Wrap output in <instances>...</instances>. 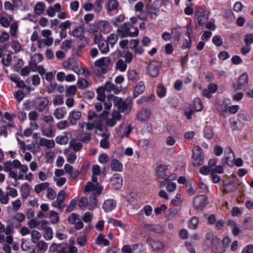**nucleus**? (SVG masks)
I'll return each instance as SVG.
<instances>
[{
  "label": "nucleus",
  "mask_w": 253,
  "mask_h": 253,
  "mask_svg": "<svg viewBox=\"0 0 253 253\" xmlns=\"http://www.w3.org/2000/svg\"><path fill=\"white\" fill-rule=\"evenodd\" d=\"M4 170L9 172V176L12 178L15 181L20 180H26L29 182L34 179V174L30 172L26 174L29 170L27 165H22L18 160L12 161H7L4 162Z\"/></svg>",
  "instance_id": "f257e3e1"
},
{
  "label": "nucleus",
  "mask_w": 253,
  "mask_h": 253,
  "mask_svg": "<svg viewBox=\"0 0 253 253\" xmlns=\"http://www.w3.org/2000/svg\"><path fill=\"white\" fill-rule=\"evenodd\" d=\"M98 126V123L95 121L91 122H80L78 123V130L80 132L79 135L80 141L87 143L91 139V131Z\"/></svg>",
  "instance_id": "f03ea898"
},
{
  "label": "nucleus",
  "mask_w": 253,
  "mask_h": 253,
  "mask_svg": "<svg viewBox=\"0 0 253 253\" xmlns=\"http://www.w3.org/2000/svg\"><path fill=\"white\" fill-rule=\"evenodd\" d=\"M117 33L121 38L135 37L138 35L139 30L137 27L133 28L132 25L128 22L120 26Z\"/></svg>",
  "instance_id": "7ed1b4c3"
},
{
  "label": "nucleus",
  "mask_w": 253,
  "mask_h": 253,
  "mask_svg": "<svg viewBox=\"0 0 253 253\" xmlns=\"http://www.w3.org/2000/svg\"><path fill=\"white\" fill-rule=\"evenodd\" d=\"M111 64V58L109 57H101L94 62V66L100 70L102 73H106Z\"/></svg>",
  "instance_id": "20e7f679"
},
{
  "label": "nucleus",
  "mask_w": 253,
  "mask_h": 253,
  "mask_svg": "<svg viewBox=\"0 0 253 253\" xmlns=\"http://www.w3.org/2000/svg\"><path fill=\"white\" fill-rule=\"evenodd\" d=\"M209 12L203 8H198L195 13V17L200 26H203L209 17Z\"/></svg>",
  "instance_id": "39448f33"
},
{
  "label": "nucleus",
  "mask_w": 253,
  "mask_h": 253,
  "mask_svg": "<svg viewBox=\"0 0 253 253\" xmlns=\"http://www.w3.org/2000/svg\"><path fill=\"white\" fill-rule=\"evenodd\" d=\"M102 190V188L98 183L94 184L92 182H88L84 189V193L87 195L92 193L93 195L100 194Z\"/></svg>",
  "instance_id": "423d86ee"
},
{
  "label": "nucleus",
  "mask_w": 253,
  "mask_h": 253,
  "mask_svg": "<svg viewBox=\"0 0 253 253\" xmlns=\"http://www.w3.org/2000/svg\"><path fill=\"white\" fill-rule=\"evenodd\" d=\"M192 158L194 160V166L201 165L203 164V156L202 149L199 146H195L193 149Z\"/></svg>",
  "instance_id": "0eeeda50"
},
{
  "label": "nucleus",
  "mask_w": 253,
  "mask_h": 253,
  "mask_svg": "<svg viewBox=\"0 0 253 253\" xmlns=\"http://www.w3.org/2000/svg\"><path fill=\"white\" fill-rule=\"evenodd\" d=\"M161 67L160 62L152 61L147 66V74L151 77H156L158 75Z\"/></svg>",
  "instance_id": "6e6552de"
},
{
  "label": "nucleus",
  "mask_w": 253,
  "mask_h": 253,
  "mask_svg": "<svg viewBox=\"0 0 253 253\" xmlns=\"http://www.w3.org/2000/svg\"><path fill=\"white\" fill-rule=\"evenodd\" d=\"M132 107V99L130 97H127L124 101H122L118 107L121 112L128 114L130 113Z\"/></svg>",
  "instance_id": "1a4fd4ad"
},
{
  "label": "nucleus",
  "mask_w": 253,
  "mask_h": 253,
  "mask_svg": "<svg viewBox=\"0 0 253 253\" xmlns=\"http://www.w3.org/2000/svg\"><path fill=\"white\" fill-rule=\"evenodd\" d=\"M123 181V178L121 174L115 173L111 179L110 185L112 188L119 189L122 187Z\"/></svg>",
  "instance_id": "9d476101"
},
{
  "label": "nucleus",
  "mask_w": 253,
  "mask_h": 253,
  "mask_svg": "<svg viewBox=\"0 0 253 253\" xmlns=\"http://www.w3.org/2000/svg\"><path fill=\"white\" fill-rule=\"evenodd\" d=\"M119 2L117 0H108L106 4V9L109 14L114 15L119 10Z\"/></svg>",
  "instance_id": "9b49d317"
},
{
  "label": "nucleus",
  "mask_w": 253,
  "mask_h": 253,
  "mask_svg": "<svg viewBox=\"0 0 253 253\" xmlns=\"http://www.w3.org/2000/svg\"><path fill=\"white\" fill-rule=\"evenodd\" d=\"M81 117L82 112L81 111L73 110L69 113L68 120L71 126H75Z\"/></svg>",
  "instance_id": "f8f14e48"
},
{
  "label": "nucleus",
  "mask_w": 253,
  "mask_h": 253,
  "mask_svg": "<svg viewBox=\"0 0 253 253\" xmlns=\"http://www.w3.org/2000/svg\"><path fill=\"white\" fill-rule=\"evenodd\" d=\"M48 103L49 100L46 98H38L35 103V108L39 112H42L45 109Z\"/></svg>",
  "instance_id": "ddd939ff"
},
{
  "label": "nucleus",
  "mask_w": 253,
  "mask_h": 253,
  "mask_svg": "<svg viewBox=\"0 0 253 253\" xmlns=\"http://www.w3.org/2000/svg\"><path fill=\"white\" fill-rule=\"evenodd\" d=\"M207 198L205 195H199L194 200V207L197 209H202L206 206L207 203Z\"/></svg>",
  "instance_id": "4468645a"
},
{
  "label": "nucleus",
  "mask_w": 253,
  "mask_h": 253,
  "mask_svg": "<svg viewBox=\"0 0 253 253\" xmlns=\"http://www.w3.org/2000/svg\"><path fill=\"white\" fill-rule=\"evenodd\" d=\"M151 115L150 109L147 108H143L138 112L136 118L138 121L144 122L147 121L149 119Z\"/></svg>",
  "instance_id": "2eb2a0df"
},
{
  "label": "nucleus",
  "mask_w": 253,
  "mask_h": 253,
  "mask_svg": "<svg viewBox=\"0 0 253 253\" xmlns=\"http://www.w3.org/2000/svg\"><path fill=\"white\" fill-rule=\"evenodd\" d=\"M96 27L99 32L107 33L111 30L110 22L107 20H101L96 23Z\"/></svg>",
  "instance_id": "dca6fc26"
},
{
  "label": "nucleus",
  "mask_w": 253,
  "mask_h": 253,
  "mask_svg": "<svg viewBox=\"0 0 253 253\" xmlns=\"http://www.w3.org/2000/svg\"><path fill=\"white\" fill-rule=\"evenodd\" d=\"M168 166L166 165L159 164L156 169V174L158 179H162L165 178L167 174Z\"/></svg>",
  "instance_id": "f3484780"
},
{
  "label": "nucleus",
  "mask_w": 253,
  "mask_h": 253,
  "mask_svg": "<svg viewBox=\"0 0 253 253\" xmlns=\"http://www.w3.org/2000/svg\"><path fill=\"white\" fill-rule=\"evenodd\" d=\"M41 132L43 136L47 137L53 138L55 136V131L51 125H42L41 128Z\"/></svg>",
  "instance_id": "a211bd4d"
},
{
  "label": "nucleus",
  "mask_w": 253,
  "mask_h": 253,
  "mask_svg": "<svg viewBox=\"0 0 253 253\" xmlns=\"http://www.w3.org/2000/svg\"><path fill=\"white\" fill-rule=\"evenodd\" d=\"M146 242L151 245L154 250H161L164 247L162 242L159 241L155 240L151 237H149L146 239Z\"/></svg>",
  "instance_id": "6ab92c4d"
},
{
  "label": "nucleus",
  "mask_w": 253,
  "mask_h": 253,
  "mask_svg": "<svg viewBox=\"0 0 253 253\" xmlns=\"http://www.w3.org/2000/svg\"><path fill=\"white\" fill-rule=\"evenodd\" d=\"M69 136L71 137V132L70 131H65L64 132L63 135L57 136L55 138V141L57 143L61 145L67 144L69 141Z\"/></svg>",
  "instance_id": "aec40b11"
},
{
  "label": "nucleus",
  "mask_w": 253,
  "mask_h": 253,
  "mask_svg": "<svg viewBox=\"0 0 253 253\" xmlns=\"http://www.w3.org/2000/svg\"><path fill=\"white\" fill-rule=\"evenodd\" d=\"M248 83V76L247 75L244 74L239 77L238 84L234 85V87L237 90L243 89V88L247 85Z\"/></svg>",
  "instance_id": "412c9836"
},
{
  "label": "nucleus",
  "mask_w": 253,
  "mask_h": 253,
  "mask_svg": "<svg viewBox=\"0 0 253 253\" xmlns=\"http://www.w3.org/2000/svg\"><path fill=\"white\" fill-rule=\"evenodd\" d=\"M39 144L41 146H44L46 149H50L55 146V142L53 139H47L45 138L42 137L39 140Z\"/></svg>",
  "instance_id": "4be33fe9"
},
{
  "label": "nucleus",
  "mask_w": 253,
  "mask_h": 253,
  "mask_svg": "<svg viewBox=\"0 0 253 253\" xmlns=\"http://www.w3.org/2000/svg\"><path fill=\"white\" fill-rule=\"evenodd\" d=\"M116 206V202L113 199H108L105 201L103 205V209L106 212H110L115 209Z\"/></svg>",
  "instance_id": "5701e85b"
},
{
  "label": "nucleus",
  "mask_w": 253,
  "mask_h": 253,
  "mask_svg": "<svg viewBox=\"0 0 253 253\" xmlns=\"http://www.w3.org/2000/svg\"><path fill=\"white\" fill-rule=\"evenodd\" d=\"M9 35L13 38H17L18 37L19 23L18 21H14L9 26Z\"/></svg>",
  "instance_id": "b1692460"
},
{
  "label": "nucleus",
  "mask_w": 253,
  "mask_h": 253,
  "mask_svg": "<svg viewBox=\"0 0 253 253\" xmlns=\"http://www.w3.org/2000/svg\"><path fill=\"white\" fill-rule=\"evenodd\" d=\"M105 90L109 92L113 91L114 93H118L122 89L121 86H116L109 82H106L104 86Z\"/></svg>",
  "instance_id": "393cba45"
},
{
  "label": "nucleus",
  "mask_w": 253,
  "mask_h": 253,
  "mask_svg": "<svg viewBox=\"0 0 253 253\" xmlns=\"http://www.w3.org/2000/svg\"><path fill=\"white\" fill-rule=\"evenodd\" d=\"M45 7V3L42 1L36 3L34 8L35 14L37 15L42 14L44 12Z\"/></svg>",
  "instance_id": "a878e982"
},
{
  "label": "nucleus",
  "mask_w": 253,
  "mask_h": 253,
  "mask_svg": "<svg viewBox=\"0 0 253 253\" xmlns=\"http://www.w3.org/2000/svg\"><path fill=\"white\" fill-rule=\"evenodd\" d=\"M145 89L144 83L141 81L136 85L133 92V98L137 97L139 95L142 94Z\"/></svg>",
  "instance_id": "bb28decb"
},
{
  "label": "nucleus",
  "mask_w": 253,
  "mask_h": 253,
  "mask_svg": "<svg viewBox=\"0 0 253 253\" xmlns=\"http://www.w3.org/2000/svg\"><path fill=\"white\" fill-rule=\"evenodd\" d=\"M66 114L67 111L64 107H58L53 112L54 116L58 120L63 119Z\"/></svg>",
  "instance_id": "cd10ccee"
},
{
  "label": "nucleus",
  "mask_w": 253,
  "mask_h": 253,
  "mask_svg": "<svg viewBox=\"0 0 253 253\" xmlns=\"http://www.w3.org/2000/svg\"><path fill=\"white\" fill-rule=\"evenodd\" d=\"M131 132V128L129 126H127L126 125L122 124L119 126L118 133L119 135H121L122 137L125 136L126 137L128 136Z\"/></svg>",
  "instance_id": "c85d7f7f"
},
{
  "label": "nucleus",
  "mask_w": 253,
  "mask_h": 253,
  "mask_svg": "<svg viewBox=\"0 0 253 253\" xmlns=\"http://www.w3.org/2000/svg\"><path fill=\"white\" fill-rule=\"evenodd\" d=\"M206 239L208 241L211 242L212 246H214L215 249L218 247L220 244V240L217 237H214L213 235L211 233H208L206 235Z\"/></svg>",
  "instance_id": "c756f323"
},
{
  "label": "nucleus",
  "mask_w": 253,
  "mask_h": 253,
  "mask_svg": "<svg viewBox=\"0 0 253 253\" xmlns=\"http://www.w3.org/2000/svg\"><path fill=\"white\" fill-rule=\"evenodd\" d=\"M84 29L82 26L78 27L73 30L69 34L77 38H82V37H85L84 34Z\"/></svg>",
  "instance_id": "7c9ffc66"
},
{
  "label": "nucleus",
  "mask_w": 253,
  "mask_h": 253,
  "mask_svg": "<svg viewBox=\"0 0 253 253\" xmlns=\"http://www.w3.org/2000/svg\"><path fill=\"white\" fill-rule=\"evenodd\" d=\"M170 2L169 0H156L153 4L154 9H158L162 6H164L166 9L168 8Z\"/></svg>",
  "instance_id": "2f4dec72"
},
{
  "label": "nucleus",
  "mask_w": 253,
  "mask_h": 253,
  "mask_svg": "<svg viewBox=\"0 0 253 253\" xmlns=\"http://www.w3.org/2000/svg\"><path fill=\"white\" fill-rule=\"evenodd\" d=\"M21 192V196L23 198H26L30 194L31 187L29 184L27 183H24L20 187Z\"/></svg>",
  "instance_id": "473e14b6"
},
{
  "label": "nucleus",
  "mask_w": 253,
  "mask_h": 253,
  "mask_svg": "<svg viewBox=\"0 0 253 253\" xmlns=\"http://www.w3.org/2000/svg\"><path fill=\"white\" fill-rule=\"evenodd\" d=\"M127 67L126 62L123 59H119L116 62L115 69L116 71L124 72L126 71Z\"/></svg>",
  "instance_id": "72a5a7b5"
},
{
  "label": "nucleus",
  "mask_w": 253,
  "mask_h": 253,
  "mask_svg": "<svg viewBox=\"0 0 253 253\" xmlns=\"http://www.w3.org/2000/svg\"><path fill=\"white\" fill-rule=\"evenodd\" d=\"M97 45L102 54H106L109 51L110 48L108 42L106 40L104 39Z\"/></svg>",
  "instance_id": "f704fd0d"
},
{
  "label": "nucleus",
  "mask_w": 253,
  "mask_h": 253,
  "mask_svg": "<svg viewBox=\"0 0 253 253\" xmlns=\"http://www.w3.org/2000/svg\"><path fill=\"white\" fill-rule=\"evenodd\" d=\"M111 168L112 170L115 171H122L123 166L122 163L118 160L114 159L111 163Z\"/></svg>",
  "instance_id": "c9c22d12"
},
{
  "label": "nucleus",
  "mask_w": 253,
  "mask_h": 253,
  "mask_svg": "<svg viewBox=\"0 0 253 253\" xmlns=\"http://www.w3.org/2000/svg\"><path fill=\"white\" fill-rule=\"evenodd\" d=\"M181 29L178 28H173L171 31V38L173 39L174 42L178 43L181 36Z\"/></svg>",
  "instance_id": "e433bc0d"
},
{
  "label": "nucleus",
  "mask_w": 253,
  "mask_h": 253,
  "mask_svg": "<svg viewBox=\"0 0 253 253\" xmlns=\"http://www.w3.org/2000/svg\"><path fill=\"white\" fill-rule=\"evenodd\" d=\"M95 244L99 246H107L109 245L110 242L102 234H99L95 240Z\"/></svg>",
  "instance_id": "4c0bfd02"
},
{
  "label": "nucleus",
  "mask_w": 253,
  "mask_h": 253,
  "mask_svg": "<svg viewBox=\"0 0 253 253\" xmlns=\"http://www.w3.org/2000/svg\"><path fill=\"white\" fill-rule=\"evenodd\" d=\"M49 183L47 182H42L40 184H36L34 186V191L37 194H39L42 191L47 189L49 187Z\"/></svg>",
  "instance_id": "58836bf2"
},
{
  "label": "nucleus",
  "mask_w": 253,
  "mask_h": 253,
  "mask_svg": "<svg viewBox=\"0 0 253 253\" xmlns=\"http://www.w3.org/2000/svg\"><path fill=\"white\" fill-rule=\"evenodd\" d=\"M224 159H225V163L229 165L230 162H232L233 159H234V155L230 148H226L225 151Z\"/></svg>",
  "instance_id": "ea45409f"
},
{
  "label": "nucleus",
  "mask_w": 253,
  "mask_h": 253,
  "mask_svg": "<svg viewBox=\"0 0 253 253\" xmlns=\"http://www.w3.org/2000/svg\"><path fill=\"white\" fill-rule=\"evenodd\" d=\"M98 123V126L97 127H94V129H95V132L97 135L102 136L103 137L109 138L110 134L108 132H107L106 130H104L101 127V123Z\"/></svg>",
  "instance_id": "a19ab883"
},
{
  "label": "nucleus",
  "mask_w": 253,
  "mask_h": 253,
  "mask_svg": "<svg viewBox=\"0 0 253 253\" xmlns=\"http://www.w3.org/2000/svg\"><path fill=\"white\" fill-rule=\"evenodd\" d=\"M104 105L105 110L103 111L101 115L102 117L105 118L109 114V110L112 107V103L110 99L107 98L106 101H104Z\"/></svg>",
  "instance_id": "79ce46f5"
},
{
  "label": "nucleus",
  "mask_w": 253,
  "mask_h": 253,
  "mask_svg": "<svg viewBox=\"0 0 253 253\" xmlns=\"http://www.w3.org/2000/svg\"><path fill=\"white\" fill-rule=\"evenodd\" d=\"M139 245L137 244H133L132 245H125L122 249L123 253H132L133 251L138 248Z\"/></svg>",
  "instance_id": "37998d69"
},
{
  "label": "nucleus",
  "mask_w": 253,
  "mask_h": 253,
  "mask_svg": "<svg viewBox=\"0 0 253 253\" xmlns=\"http://www.w3.org/2000/svg\"><path fill=\"white\" fill-rule=\"evenodd\" d=\"M105 89L104 86H99L97 89V99L98 100L104 101L105 100Z\"/></svg>",
  "instance_id": "c03bdc74"
},
{
  "label": "nucleus",
  "mask_w": 253,
  "mask_h": 253,
  "mask_svg": "<svg viewBox=\"0 0 253 253\" xmlns=\"http://www.w3.org/2000/svg\"><path fill=\"white\" fill-rule=\"evenodd\" d=\"M118 34L112 33L110 34L107 38V42L110 44V45L113 46L114 44H115L118 40Z\"/></svg>",
  "instance_id": "a18cd8bd"
},
{
  "label": "nucleus",
  "mask_w": 253,
  "mask_h": 253,
  "mask_svg": "<svg viewBox=\"0 0 253 253\" xmlns=\"http://www.w3.org/2000/svg\"><path fill=\"white\" fill-rule=\"evenodd\" d=\"M6 193L8 196H10L12 198H16L18 195L17 189L10 186H7L6 187Z\"/></svg>",
  "instance_id": "49530a36"
},
{
  "label": "nucleus",
  "mask_w": 253,
  "mask_h": 253,
  "mask_svg": "<svg viewBox=\"0 0 253 253\" xmlns=\"http://www.w3.org/2000/svg\"><path fill=\"white\" fill-rule=\"evenodd\" d=\"M88 39L85 37H82V38H78L77 42V46L80 49L85 47L88 43Z\"/></svg>",
  "instance_id": "de8ad7c7"
},
{
  "label": "nucleus",
  "mask_w": 253,
  "mask_h": 253,
  "mask_svg": "<svg viewBox=\"0 0 253 253\" xmlns=\"http://www.w3.org/2000/svg\"><path fill=\"white\" fill-rule=\"evenodd\" d=\"M96 195L90 197L89 202H88V210H92L97 207V200L96 198Z\"/></svg>",
  "instance_id": "09e8293b"
},
{
  "label": "nucleus",
  "mask_w": 253,
  "mask_h": 253,
  "mask_svg": "<svg viewBox=\"0 0 253 253\" xmlns=\"http://www.w3.org/2000/svg\"><path fill=\"white\" fill-rule=\"evenodd\" d=\"M9 198L6 193H4L0 189V203L7 205L9 203Z\"/></svg>",
  "instance_id": "8fccbe9b"
},
{
  "label": "nucleus",
  "mask_w": 253,
  "mask_h": 253,
  "mask_svg": "<svg viewBox=\"0 0 253 253\" xmlns=\"http://www.w3.org/2000/svg\"><path fill=\"white\" fill-rule=\"evenodd\" d=\"M41 236V234L37 230H34L31 232V241L34 243H37Z\"/></svg>",
  "instance_id": "3c124183"
},
{
  "label": "nucleus",
  "mask_w": 253,
  "mask_h": 253,
  "mask_svg": "<svg viewBox=\"0 0 253 253\" xmlns=\"http://www.w3.org/2000/svg\"><path fill=\"white\" fill-rule=\"evenodd\" d=\"M71 125L67 120H62L58 122L56 124L57 128L59 130H63L69 127Z\"/></svg>",
  "instance_id": "603ef678"
},
{
  "label": "nucleus",
  "mask_w": 253,
  "mask_h": 253,
  "mask_svg": "<svg viewBox=\"0 0 253 253\" xmlns=\"http://www.w3.org/2000/svg\"><path fill=\"white\" fill-rule=\"evenodd\" d=\"M128 79L134 83L139 80V76L134 70H129L127 72Z\"/></svg>",
  "instance_id": "864d4df0"
},
{
  "label": "nucleus",
  "mask_w": 253,
  "mask_h": 253,
  "mask_svg": "<svg viewBox=\"0 0 253 253\" xmlns=\"http://www.w3.org/2000/svg\"><path fill=\"white\" fill-rule=\"evenodd\" d=\"M77 88L76 85H72L67 87L65 91L66 96L74 95L76 94Z\"/></svg>",
  "instance_id": "5fc2aeb1"
},
{
  "label": "nucleus",
  "mask_w": 253,
  "mask_h": 253,
  "mask_svg": "<svg viewBox=\"0 0 253 253\" xmlns=\"http://www.w3.org/2000/svg\"><path fill=\"white\" fill-rule=\"evenodd\" d=\"M73 41L72 40H65L61 45V48L65 51H68L72 48Z\"/></svg>",
  "instance_id": "6e6d98bb"
},
{
  "label": "nucleus",
  "mask_w": 253,
  "mask_h": 253,
  "mask_svg": "<svg viewBox=\"0 0 253 253\" xmlns=\"http://www.w3.org/2000/svg\"><path fill=\"white\" fill-rule=\"evenodd\" d=\"M108 99H110L114 106H119L122 101L121 98L116 96L113 94L108 95Z\"/></svg>",
  "instance_id": "4d7b16f0"
},
{
  "label": "nucleus",
  "mask_w": 253,
  "mask_h": 253,
  "mask_svg": "<svg viewBox=\"0 0 253 253\" xmlns=\"http://www.w3.org/2000/svg\"><path fill=\"white\" fill-rule=\"evenodd\" d=\"M10 38L9 34L6 31L1 32L0 35V43L3 44L8 42Z\"/></svg>",
  "instance_id": "13d9d810"
},
{
  "label": "nucleus",
  "mask_w": 253,
  "mask_h": 253,
  "mask_svg": "<svg viewBox=\"0 0 253 253\" xmlns=\"http://www.w3.org/2000/svg\"><path fill=\"white\" fill-rule=\"evenodd\" d=\"M78 206L82 210L88 209V199L85 197H83L78 201Z\"/></svg>",
  "instance_id": "bf43d9fd"
},
{
  "label": "nucleus",
  "mask_w": 253,
  "mask_h": 253,
  "mask_svg": "<svg viewBox=\"0 0 253 253\" xmlns=\"http://www.w3.org/2000/svg\"><path fill=\"white\" fill-rule=\"evenodd\" d=\"M199 218L196 216L192 217L189 221V228L192 229H195L199 223Z\"/></svg>",
  "instance_id": "052dcab7"
},
{
  "label": "nucleus",
  "mask_w": 253,
  "mask_h": 253,
  "mask_svg": "<svg viewBox=\"0 0 253 253\" xmlns=\"http://www.w3.org/2000/svg\"><path fill=\"white\" fill-rule=\"evenodd\" d=\"M12 210L15 211H19L22 206V202L20 199H17L11 202Z\"/></svg>",
  "instance_id": "680f3d73"
},
{
  "label": "nucleus",
  "mask_w": 253,
  "mask_h": 253,
  "mask_svg": "<svg viewBox=\"0 0 253 253\" xmlns=\"http://www.w3.org/2000/svg\"><path fill=\"white\" fill-rule=\"evenodd\" d=\"M103 36L101 32H95L93 34V42L94 44H97L100 42H101L104 39H102Z\"/></svg>",
  "instance_id": "e2e57ef3"
},
{
  "label": "nucleus",
  "mask_w": 253,
  "mask_h": 253,
  "mask_svg": "<svg viewBox=\"0 0 253 253\" xmlns=\"http://www.w3.org/2000/svg\"><path fill=\"white\" fill-rule=\"evenodd\" d=\"M125 17L124 15L121 14L113 18L112 20V23L115 26H118L119 23L122 22L125 20Z\"/></svg>",
  "instance_id": "0e129e2a"
},
{
  "label": "nucleus",
  "mask_w": 253,
  "mask_h": 253,
  "mask_svg": "<svg viewBox=\"0 0 253 253\" xmlns=\"http://www.w3.org/2000/svg\"><path fill=\"white\" fill-rule=\"evenodd\" d=\"M205 137L208 139L211 138L213 136V132L212 128L210 126H207L204 128Z\"/></svg>",
  "instance_id": "69168bd1"
},
{
  "label": "nucleus",
  "mask_w": 253,
  "mask_h": 253,
  "mask_svg": "<svg viewBox=\"0 0 253 253\" xmlns=\"http://www.w3.org/2000/svg\"><path fill=\"white\" fill-rule=\"evenodd\" d=\"M50 220L52 224H55L58 222L59 216L58 213L54 211H50Z\"/></svg>",
  "instance_id": "338daca9"
},
{
  "label": "nucleus",
  "mask_w": 253,
  "mask_h": 253,
  "mask_svg": "<svg viewBox=\"0 0 253 253\" xmlns=\"http://www.w3.org/2000/svg\"><path fill=\"white\" fill-rule=\"evenodd\" d=\"M57 252L59 253H66L68 252V246L66 243L57 244Z\"/></svg>",
  "instance_id": "774afa93"
}]
</instances>
